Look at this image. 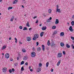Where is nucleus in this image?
<instances>
[{
    "instance_id": "5",
    "label": "nucleus",
    "mask_w": 74,
    "mask_h": 74,
    "mask_svg": "<svg viewBox=\"0 0 74 74\" xmlns=\"http://www.w3.org/2000/svg\"><path fill=\"white\" fill-rule=\"evenodd\" d=\"M58 58H61L62 56V53H58Z\"/></svg>"
},
{
    "instance_id": "52",
    "label": "nucleus",
    "mask_w": 74,
    "mask_h": 74,
    "mask_svg": "<svg viewBox=\"0 0 74 74\" xmlns=\"http://www.w3.org/2000/svg\"><path fill=\"white\" fill-rule=\"evenodd\" d=\"M37 18V16H35L33 18V19H36Z\"/></svg>"
},
{
    "instance_id": "28",
    "label": "nucleus",
    "mask_w": 74,
    "mask_h": 74,
    "mask_svg": "<svg viewBox=\"0 0 74 74\" xmlns=\"http://www.w3.org/2000/svg\"><path fill=\"white\" fill-rule=\"evenodd\" d=\"M51 12H52V10L51 9H49V13H51Z\"/></svg>"
},
{
    "instance_id": "15",
    "label": "nucleus",
    "mask_w": 74,
    "mask_h": 74,
    "mask_svg": "<svg viewBox=\"0 0 74 74\" xmlns=\"http://www.w3.org/2000/svg\"><path fill=\"white\" fill-rule=\"evenodd\" d=\"M64 35V32H62L60 34V36H63Z\"/></svg>"
},
{
    "instance_id": "59",
    "label": "nucleus",
    "mask_w": 74,
    "mask_h": 74,
    "mask_svg": "<svg viewBox=\"0 0 74 74\" xmlns=\"http://www.w3.org/2000/svg\"><path fill=\"white\" fill-rule=\"evenodd\" d=\"M11 38H9V40H11Z\"/></svg>"
},
{
    "instance_id": "13",
    "label": "nucleus",
    "mask_w": 74,
    "mask_h": 74,
    "mask_svg": "<svg viewBox=\"0 0 74 74\" xmlns=\"http://www.w3.org/2000/svg\"><path fill=\"white\" fill-rule=\"evenodd\" d=\"M42 49L43 51H45V46L44 45H42Z\"/></svg>"
},
{
    "instance_id": "55",
    "label": "nucleus",
    "mask_w": 74,
    "mask_h": 74,
    "mask_svg": "<svg viewBox=\"0 0 74 74\" xmlns=\"http://www.w3.org/2000/svg\"><path fill=\"white\" fill-rule=\"evenodd\" d=\"M30 71H33V69H30Z\"/></svg>"
},
{
    "instance_id": "48",
    "label": "nucleus",
    "mask_w": 74,
    "mask_h": 74,
    "mask_svg": "<svg viewBox=\"0 0 74 74\" xmlns=\"http://www.w3.org/2000/svg\"><path fill=\"white\" fill-rule=\"evenodd\" d=\"M32 50L33 51H35V48H34V47H33V49H32Z\"/></svg>"
},
{
    "instance_id": "44",
    "label": "nucleus",
    "mask_w": 74,
    "mask_h": 74,
    "mask_svg": "<svg viewBox=\"0 0 74 74\" xmlns=\"http://www.w3.org/2000/svg\"><path fill=\"white\" fill-rule=\"evenodd\" d=\"M19 56L18 57H17V60H19Z\"/></svg>"
},
{
    "instance_id": "53",
    "label": "nucleus",
    "mask_w": 74,
    "mask_h": 74,
    "mask_svg": "<svg viewBox=\"0 0 74 74\" xmlns=\"http://www.w3.org/2000/svg\"><path fill=\"white\" fill-rule=\"evenodd\" d=\"M72 18H73V19H74V15L72 16Z\"/></svg>"
},
{
    "instance_id": "54",
    "label": "nucleus",
    "mask_w": 74,
    "mask_h": 74,
    "mask_svg": "<svg viewBox=\"0 0 74 74\" xmlns=\"http://www.w3.org/2000/svg\"><path fill=\"white\" fill-rule=\"evenodd\" d=\"M49 20H52V17H50Z\"/></svg>"
},
{
    "instance_id": "23",
    "label": "nucleus",
    "mask_w": 74,
    "mask_h": 74,
    "mask_svg": "<svg viewBox=\"0 0 74 74\" xmlns=\"http://www.w3.org/2000/svg\"><path fill=\"white\" fill-rule=\"evenodd\" d=\"M60 45L61 47H63L64 46V43L63 42L60 43Z\"/></svg>"
},
{
    "instance_id": "34",
    "label": "nucleus",
    "mask_w": 74,
    "mask_h": 74,
    "mask_svg": "<svg viewBox=\"0 0 74 74\" xmlns=\"http://www.w3.org/2000/svg\"><path fill=\"white\" fill-rule=\"evenodd\" d=\"M9 72L10 73H12V70L11 69H10L9 70Z\"/></svg>"
},
{
    "instance_id": "49",
    "label": "nucleus",
    "mask_w": 74,
    "mask_h": 74,
    "mask_svg": "<svg viewBox=\"0 0 74 74\" xmlns=\"http://www.w3.org/2000/svg\"><path fill=\"white\" fill-rule=\"evenodd\" d=\"M38 22V20H37L36 22V23H37Z\"/></svg>"
},
{
    "instance_id": "19",
    "label": "nucleus",
    "mask_w": 74,
    "mask_h": 74,
    "mask_svg": "<svg viewBox=\"0 0 74 74\" xmlns=\"http://www.w3.org/2000/svg\"><path fill=\"white\" fill-rule=\"evenodd\" d=\"M66 47H67V48H69L70 47V46L69 45V44H66Z\"/></svg>"
},
{
    "instance_id": "2",
    "label": "nucleus",
    "mask_w": 74,
    "mask_h": 74,
    "mask_svg": "<svg viewBox=\"0 0 74 74\" xmlns=\"http://www.w3.org/2000/svg\"><path fill=\"white\" fill-rule=\"evenodd\" d=\"M31 56L32 57H35L36 56V53L33 51L32 52L31 54Z\"/></svg>"
},
{
    "instance_id": "14",
    "label": "nucleus",
    "mask_w": 74,
    "mask_h": 74,
    "mask_svg": "<svg viewBox=\"0 0 74 74\" xmlns=\"http://www.w3.org/2000/svg\"><path fill=\"white\" fill-rule=\"evenodd\" d=\"M41 70L40 68H38L37 70L36 71L38 72H38H40Z\"/></svg>"
},
{
    "instance_id": "22",
    "label": "nucleus",
    "mask_w": 74,
    "mask_h": 74,
    "mask_svg": "<svg viewBox=\"0 0 74 74\" xmlns=\"http://www.w3.org/2000/svg\"><path fill=\"white\" fill-rule=\"evenodd\" d=\"M47 45H48V46H49V45H50V42H49V40H48Z\"/></svg>"
},
{
    "instance_id": "57",
    "label": "nucleus",
    "mask_w": 74,
    "mask_h": 74,
    "mask_svg": "<svg viewBox=\"0 0 74 74\" xmlns=\"http://www.w3.org/2000/svg\"><path fill=\"white\" fill-rule=\"evenodd\" d=\"M10 61H13V59H11Z\"/></svg>"
},
{
    "instance_id": "29",
    "label": "nucleus",
    "mask_w": 74,
    "mask_h": 74,
    "mask_svg": "<svg viewBox=\"0 0 74 74\" xmlns=\"http://www.w3.org/2000/svg\"><path fill=\"white\" fill-rule=\"evenodd\" d=\"M52 29H56V26H54L52 27Z\"/></svg>"
},
{
    "instance_id": "4",
    "label": "nucleus",
    "mask_w": 74,
    "mask_h": 74,
    "mask_svg": "<svg viewBox=\"0 0 74 74\" xmlns=\"http://www.w3.org/2000/svg\"><path fill=\"white\" fill-rule=\"evenodd\" d=\"M2 71L3 72L5 73V72H6L7 71V69L5 67L3 68L2 69Z\"/></svg>"
},
{
    "instance_id": "62",
    "label": "nucleus",
    "mask_w": 74,
    "mask_h": 74,
    "mask_svg": "<svg viewBox=\"0 0 74 74\" xmlns=\"http://www.w3.org/2000/svg\"><path fill=\"white\" fill-rule=\"evenodd\" d=\"M31 29H32V28L29 29V30H31Z\"/></svg>"
},
{
    "instance_id": "9",
    "label": "nucleus",
    "mask_w": 74,
    "mask_h": 74,
    "mask_svg": "<svg viewBox=\"0 0 74 74\" xmlns=\"http://www.w3.org/2000/svg\"><path fill=\"white\" fill-rule=\"evenodd\" d=\"M60 62H61V60H60L57 62V66H59L60 64Z\"/></svg>"
},
{
    "instance_id": "32",
    "label": "nucleus",
    "mask_w": 74,
    "mask_h": 74,
    "mask_svg": "<svg viewBox=\"0 0 74 74\" xmlns=\"http://www.w3.org/2000/svg\"><path fill=\"white\" fill-rule=\"evenodd\" d=\"M14 65L15 66H18V63H14Z\"/></svg>"
},
{
    "instance_id": "40",
    "label": "nucleus",
    "mask_w": 74,
    "mask_h": 74,
    "mask_svg": "<svg viewBox=\"0 0 74 74\" xmlns=\"http://www.w3.org/2000/svg\"><path fill=\"white\" fill-rule=\"evenodd\" d=\"M50 20H49V19L47 20V22H50Z\"/></svg>"
},
{
    "instance_id": "36",
    "label": "nucleus",
    "mask_w": 74,
    "mask_h": 74,
    "mask_svg": "<svg viewBox=\"0 0 74 74\" xmlns=\"http://www.w3.org/2000/svg\"><path fill=\"white\" fill-rule=\"evenodd\" d=\"M57 33H58V32L57 31H55L54 32V34H57Z\"/></svg>"
},
{
    "instance_id": "41",
    "label": "nucleus",
    "mask_w": 74,
    "mask_h": 74,
    "mask_svg": "<svg viewBox=\"0 0 74 74\" xmlns=\"http://www.w3.org/2000/svg\"><path fill=\"white\" fill-rule=\"evenodd\" d=\"M22 26H20L19 27V28L20 29H22Z\"/></svg>"
},
{
    "instance_id": "63",
    "label": "nucleus",
    "mask_w": 74,
    "mask_h": 74,
    "mask_svg": "<svg viewBox=\"0 0 74 74\" xmlns=\"http://www.w3.org/2000/svg\"><path fill=\"white\" fill-rule=\"evenodd\" d=\"M40 26H41V24H40L39 25Z\"/></svg>"
},
{
    "instance_id": "1",
    "label": "nucleus",
    "mask_w": 74,
    "mask_h": 74,
    "mask_svg": "<svg viewBox=\"0 0 74 74\" xmlns=\"http://www.w3.org/2000/svg\"><path fill=\"white\" fill-rule=\"evenodd\" d=\"M38 37H39V35L37 34H36L34 36V37L32 38V39L33 40H36L38 38Z\"/></svg>"
},
{
    "instance_id": "56",
    "label": "nucleus",
    "mask_w": 74,
    "mask_h": 74,
    "mask_svg": "<svg viewBox=\"0 0 74 74\" xmlns=\"http://www.w3.org/2000/svg\"><path fill=\"white\" fill-rule=\"evenodd\" d=\"M13 20L11 18V19L10 20V21H11V22H12V21H13Z\"/></svg>"
},
{
    "instance_id": "47",
    "label": "nucleus",
    "mask_w": 74,
    "mask_h": 74,
    "mask_svg": "<svg viewBox=\"0 0 74 74\" xmlns=\"http://www.w3.org/2000/svg\"><path fill=\"white\" fill-rule=\"evenodd\" d=\"M52 46H55V43H53L52 44Z\"/></svg>"
},
{
    "instance_id": "37",
    "label": "nucleus",
    "mask_w": 74,
    "mask_h": 74,
    "mask_svg": "<svg viewBox=\"0 0 74 74\" xmlns=\"http://www.w3.org/2000/svg\"><path fill=\"white\" fill-rule=\"evenodd\" d=\"M39 67H41L42 66V64L41 63H40L39 64Z\"/></svg>"
},
{
    "instance_id": "39",
    "label": "nucleus",
    "mask_w": 74,
    "mask_h": 74,
    "mask_svg": "<svg viewBox=\"0 0 74 74\" xmlns=\"http://www.w3.org/2000/svg\"><path fill=\"white\" fill-rule=\"evenodd\" d=\"M25 64L26 66H27V65H28V62H26L25 63Z\"/></svg>"
},
{
    "instance_id": "50",
    "label": "nucleus",
    "mask_w": 74,
    "mask_h": 74,
    "mask_svg": "<svg viewBox=\"0 0 74 74\" xmlns=\"http://www.w3.org/2000/svg\"><path fill=\"white\" fill-rule=\"evenodd\" d=\"M37 46L38 45V42H37L36 43Z\"/></svg>"
},
{
    "instance_id": "64",
    "label": "nucleus",
    "mask_w": 74,
    "mask_h": 74,
    "mask_svg": "<svg viewBox=\"0 0 74 74\" xmlns=\"http://www.w3.org/2000/svg\"><path fill=\"white\" fill-rule=\"evenodd\" d=\"M73 49H74V46H73Z\"/></svg>"
},
{
    "instance_id": "3",
    "label": "nucleus",
    "mask_w": 74,
    "mask_h": 74,
    "mask_svg": "<svg viewBox=\"0 0 74 74\" xmlns=\"http://www.w3.org/2000/svg\"><path fill=\"white\" fill-rule=\"evenodd\" d=\"M5 56L6 59H8L10 57V55L8 53H6L5 55Z\"/></svg>"
},
{
    "instance_id": "51",
    "label": "nucleus",
    "mask_w": 74,
    "mask_h": 74,
    "mask_svg": "<svg viewBox=\"0 0 74 74\" xmlns=\"http://www.w3.org/2000/svg\"><path fill=\"white\" fill-rule=\"evenodd\" d=\"M59 8V6L58 5H57V9Z\"/></svg>"
},
{
    "instance_id": "16",
    "label": "nucleus",
    "mask_w": 74,
    "mask_h": 74,
    "mask_svg": "<svg viewBox=\"0 0 74 74\" xmlns=\"http://www.w3.org/2000/svg\"><path fill=\"white\" fill-rule=\"evenodd\" d=\"M17 2H18V0H15L13 2V4H16V3H17Z\"/></svg>"
},
{
    "instance_id": "27",
    "label": "nucleus",
    "mask_w": 74,
    "mask_h": 74,
    "mask_svg": "<svg viewBox=\"0 0 74 74\" xmlns=\"http://www.w3.org/2000/svg\"><path fill=\"white\" fill-rule=\"evenodd\" d=\"M71 25L72 26H74V21H72L71 22Z\"/></svg>"
},
{
    "instance_id": "11",
    "label": "nucleus",
    "mask_w": 74,
    "mask_h": 74,
    "mask_svg": "<svg viewBox=\"0 0 74 74\" xmlns=\"http://www.w3.org/2000/svg\"><path fill=\"white\" fill-rule=\"evenodd\" d=\"M41 47H38V48H37V50L38 51H41Z\"/></svg>"
},
{
    "instance_id": "30",
    "label": "nucleus",
    "mask_w": 74,
    "mask_h": 74,
    "mask_svg": "<svg viewBox=\"0 0 74 74\" xmlns=\"http://www.w3.org/2000/svg\"><path fill=\"white\" fill-rule=\"evenodd\" d=\"M25 63V62L24 61H22L21 62V64H23Z\"/></svg>"
},
{
    "instance_id": "45",
    "label": "nucleus",
    "mask_w": 74,
    "mask_h": 74,
    "mask_svg": "<svg viewBox=\"0 0 74 74\" xmlns=\"http://www.w3.org/2000/svg\"><path fill=\"white\" fill-rule=\"evenodd\" d=\"M15 71V70H14V69H12V72H14Z\"/></svg>"
},
{
    "instance_id": "17",
    "label": "nucleus",
    "mask_w": 74,
    "mask_h": 74,
    "mask_svg": "<svg viewBox=\"0 0 74 74\" xmlns=\"http://www.w3.org/2000/svg\"><path fill=\"white\" fill-rule=\"evenodd\" d=\"M6 47H7V46L6 45H4V46L2 48V50H4V49H5V48H6Z\"/></svg>"
},
{
    "instance_id": "21",
    "label": "nucleus",
    "mask_w": 74,
    "mask_h": 74,
    "mask_svg": "<svg viewBox=\"0 0 74 74\" xmlns=\"http://www.w3.org/2000/svg\"><path fill=\"white\" fill-rule=\"evenodd\" d=\"M22 52H26V49H23L22 50Z\"/></svg>"
},
{
    "instance_id": "7",
    "label": "nucleus",
    "mask_w": 74,
    "mask_h": 74,
    "mask_svg": "<svg viewBox=\"0 0 74 74\" xmlns=\"http://www.w3.org/2000/svg\"><path fill=\"white\" fill-rule=\"evenodd\" d=\"M27 41H30L31 40V38L30 37H27Z\"/></svg>"
},
{
    "instance_id": "46",
    "label": "nucleus",
    "mask_w": 74,
    "mask_h": 74,
    "mask_svg": "<svg viewBox=\"0 0 74 74\" xmlns=\"http://www.w3.org/2000/svg\"><path fill=\"white\" fill-rule=\"evenodd\" d=\"M51 72H53V69H51Z\"/></svg>"
},
{
    "instance_id": "60",
    "label": "nucleus",
    "mask_w": 74,
    "mask_h": 74,
    "mask_svg": "<svg viewBox=\"0 0 74 74\" xmlns=\"http://www.w3.org/2000/svg\"><path fill=\"white\" fill-rule=\"evenodd\" d=\"M29 69H31V66H30L29 67Z\"/></svg>"
},
{
    "instance_id": "33",
    "label": "nucleus",
    "mask_w": 74,
    "mask_h": 74,
    "mask_svg": "<svg viewBox=\"0 0 74 74\" xmlns=\"http://www.w3.org/2000/svg\"><path fill=\"white\" fill-rule=\"evenodd\" d=\"M14 39L16 40L15 41V42H16V43H17V39L16 38H15Z\"/></svg>"
},
{
    "instance_id": "43",
    "label": "nucleus",
    "mask_w": 74,
    "mask_h": 74,
    "mask_svg": "<svg viewBox=\"0 0 74 74\" xmlns=\"http://www.w3.org/2000/svg\"><path fill=\"white\" fill-rule=\"evenodd\" d=\"M11 19L13 20L14 19V16H12V17Z\"/></svg>"
},
{
    "instance_id": "24",
    "label": "nucleus",
    "mask_w": 74,
    "mask_h": 74,
    "mask_svg": "<svg viewBox=\"0 0 74 74\" xmlns=\"http://www.w3.org/2000/svg\"><path fill=\"white\" fill-rule=\"evenodd\" d=\"M44 34V32H42L40 33V36L41 37H42Z\"/></svg>"
},
{
    "instance_id": "35",
    "label": "nucleus",
    "mask_w": 74,
    "mask_h": 74,
    "mask_svg": "<svg viewBox=\"0 0 74 74\" xmlns=\"http://www.w3.org/2000/svg\"><path fill=\"white\" fill-rule=\"evenodd\" d=\"M27 30V28L25 27H24V28L23 29V30Z\"/></svg>"
},
{
    "instance_id": "58",
    "label": "nucleus",
    "mask_w": 74,
    "mask_h": 74,
    "mask_svg": "<svg viewBox=\"0 0 74 74\" xmlns=\"http://www.w3.org/2000/svg\"><path fill=\"white\" fill-rule=\"evenodd\" d=\"M19 44H22V43L21 42H20Z\"/></svg>"
},
{
    "instance_id": "20",
    "label": "nucleus",
    "mask_w": 74,
    "mask_h": 74,
    "mask_svg": "<svg viewBox=\"0 0 74 74\" xmlns=\"http://www.w3.org/2000/svg\"><path fill=\"white\" fill-rule=\"evenodd\" d=\"M26 26H27L28 27H30V25H29V22H27V23Z\"/></svg>"
},
{
    "instance_id": "31",
    "label": "nucleus",
    "mask_w": 74,
    "mask_h": 74,
    "mask_svg": "<svg viewBox=\"0 0 74 74\" xmlns=\"http://www.w3.org/2000/svg\"><path fill=\"white\" fill-rule=\"evenodd\" d=\"M21 71H23V70H24V69L23 68V66H22L21 68Z\"/></svg>"
},
{
    "instance_id": "12",
    "label": "nucleus",
    "mask_w": 74,
    "mask_h": 74,
    "mask_svg": "<svg viewBox=\"0 0 74 74\" xmlns=\"http://www.w3.org/2000/svg\"><path fill=\"white\" fill-rule=\"evenodd\" d=\"M55 24H58L59 23V20L57 19L56 20V21L55 22Z\"/></svg>"
},
{
    "instance_id": "38",
    "label": "nucleus",
    "mask_w": 74,
    "mask_h": 74,
    "mask_svg": "<svg viewBox=\"0 0 74 74\" xmlns=\"http://www.w3.org/2000/svg\"><path fill=\"white\" fill-rule=\"evenodd\" d=\"M62 53L64 55H65V54H66V53L64 51H63Z\"/></svg>"
},
{
    "instance_id": "10",
    "label": "nucleus",
    "mask_w": 74,
    "mask_h": 74,
    "mask_svg": "<svg viewBox=\"0 0 74 74\" xmlns=\"http://www.w3.org/2000/svg\"><path fill=\"white\" fill-rule=\"evenodd\" d=\"M23 59L24 60H26L27 59V56H24Z\"/></svg>"
},
{
    "instance_id": "18",
    "label": "nucleus",
    "mask_w": 74,
    "mask_h": 74,
    "mask_svg": "<svg viewBox=\"0 0 74 74\" xmlns=\"http://www.w3.org/2000/svg\"><path fill=\"white\" fill-rule=\"evenodd\" d=\"M56 12H58L59 13L61 12L60 10L59 9H57Z\"/></svg>"
},
{
    "instance_id": "42",
    "label": "nucleus",
    "mask_w": 74,
    "mask_h": 74,
    "mask_svg": "<svg viewBox=\"0 0 74 74\" xmlns=\"http://www.w3.org/2000/svg\"><path fill=\"white\" fill-rule=\"evenodd\" d=\"M71 38L72 40H74V38L73 37H71Z\"/></svg>"
},
{
    "instance_id": "25",
    "label": "nucleus",
    "mask_w": 74,
    "mask_h": 74,
    "mask_svg": "<svg viewBox=\"0 0 74 74\" xmlns=\"http://www.w3.org/2000/svg\"><path fill=\"white\" fill-rule=\"evenodd\" d=\"M12 8V7H9L8 8V10H11Z\"/></svg>"
},
{
    "instance_id": "6",
    "label": "nucleus",
    "mask_w": 74,
    "mask_h": 74,
    "mask_svg": "<svg viewBox=\"0 0 74 74\" xmlns=\"http://www.w3.org/2000/svg\"><path fill=\"white\" fill-rule=\"evenodd\" d=\"M69 30H70L71 32H73V29L72 28V26H70L69 28Z\"/></svg>"
},
{
    "instance_id": "26",
    "label": "nucleus",
    "mask_w": 74,
    "mask_h": 74,
    "mask_svg": "<svg viewBox=\"0 0 74 74\" xmlns=\"http://www.w3.org/2000/svg\"><path fill=\"white\" fill-rule=\"evenodd\" d=\"M48 65H49V62H47L46 63V66L47 67H48Z\"/></svg>"
},
{
    "instance_id": "61",
    "label": "nucleus",
    "mask_w": 74,
    "mask_h": 74,
    "mask_svg": "<svg viewBox=\"0 0 74 74\" xmlns=\"http://www.w3.org/2000/svg\"><path fill=\"white\" fill-rule=\"evenodd\" d=\"M22 7H23V8H24V6L23 5H22Z\"/></svg>"
},
{
    "instance_id": "8",
    "label": "nucleus",
    "mask_w": 74,
    "mask_h": 74,
    "mask_svg": "<svg viewBox=\"0 0 74 74\" xmlns=\"http://www.w3.org/2000/svg\"><path fill=\"white\" fill-rule=\"evenodd\" d=\"M47 29V27L46 26L43 27H42V30H45Z\"/></svg>"
}]
</instances>
